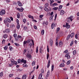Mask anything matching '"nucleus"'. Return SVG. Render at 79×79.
<instances>
[{"label": "nucleus", "mask_w": 79, "mask_h": 79, "mask_svg": "<svg viewBox=\"0 0 79 79\" xmlns=\"http://www.w3.org/2000/svg\"><path fill=\"white\" fill-rule=\"evenodd\" d=\"M18 63H26V60H24L23 59H22L21 60V59H19L18 60Z\"/></svg>", "instance_id": "obj_1"}, {"label": "nucleus", "mask_w": 79, "mask_h": 79, "mask_svg": "<svg viewBox=\"0 0 79 79\" xmlns=\"http://www.w3.org/2000/svg\"><path fill=\"white\" fill-rule=\"evenodd\" d=\"M5 14V10H2L0 12V15L2 16L3 15H4Z\"/></svg>", "instance_id": "obj_2"}, {"label": "nucleus", "mask_w": 79, "mask_h": 79, "mask_svg": "<svg viewBox=\"0 0 79 79\" xmlns=\"http://www.w3.org/2000/svg\"><path fill=\"white\" fill-rule=\"evenodd\" d=\"M53 44V40H52V39H50L49 40V45L50 46H52Z\"/></svg>", "instance_id": "obj_3"}, {"label": "nucleus", "mask_w": 79, "mask_h": 79, "mask_svg": "<svg viewBox=\"0 0 79 79\" xmlns=\"http://www.w3.org/2000/svg\"><path fill=\"white\" fill-rule=\"evenodd\" d=\"M43 49V46H41V47L40 48L39 51L40 53H42V52L43 53H44V51H43V49Z\"/></svg>", "instance_id": "obj_4"}, {"label": "nucleus", "mask_w": 79, "mask_h": 79, "mask_svg": "<svg viewBox=\"0 0 79 79\" xmlns=\"http://www.w3.org/2000/svg\"><path fill=\"white\" fill-rule=\"evenodd\" d=\"M64 66H65V65L63 63H62L61 64H60V68H63V67H64Z\"/></svg>", "instance_id": "obj_5"}, {"label": "nucleus", "mask_w": 79, "mask_h": 79, "mask_svg": "<svg viewBox=\"0 0 79 79\" xmlns=\"http://www.w3.org/2000/svg\"><path fill=\"white\" fill-rule=\"evenodd\" d=\"M59 47H62V46H63V42L60 41V42H59Z\"/></svg>", "instance_id": "obj_6"}, {"label": "nucleus", "mask_w": 79, "mask_h": 79, "mask_svg": "<svg viewBox=\"0 0 79 79\" xmlns=\"http://www.w3.org/2000/svg\"><path fill=\"white\" fill-rule=\"evenodd\" d=\"M65 26L67 29H69L70 27V25H69L68 23H66Z\"/></svg>", "instance_id": "obj_7"}, {"label": "nucleus", "mask_w": 79, "mask_h": 79, "mask_svg": "<svg viewBox=\"0 0 79 79\" xmlns=\"http://www.w3.org/2000/svg\"><path fill=\"white\" fill-rule=\"evenodd\" d=\"M42 73H40L38 79H44L42 78Z\"/></svg>", "instance_id": "obj_8"}, {"label": "nucleus", "mask_w": 79, "mask_h": 79, "mask_svg": "<svg viewBox=\"0 0 79 79\" xmlns=\"http://www.w3.org/2000/svg\"><path fill=\"white\" fill-rule=\"evenodd\" d=\"M64 14V11L63 10H61L60 11V15H63Z\"/></svg>", "instance_id": "obj_9"}, {"label": "nucleus", "mask_w": 79, "mask_h": 79, "mask_svg": "<svg viewBox=\"0 0 79 79\" xmlns=\"http://www.w3.org/2000/svg\"><path fill=\"white\" fill-rule=\"evenodd\" d=\"M13 36L14 37H15V39L16 40H17V34H16L15 33L14 34Z\"/></svg>", "instance_id": "obj_10"}, {"label": "nucleus", "mask_w": 79, "mask_h": 79, "mask_svg": "<svg viewBox=\"0 0 79 79\" xmlns=\"http://www.w3.org/2000/svg\"><path fill=\"white\" fill-rule=\"evenodd\" d=\"M55 27V23H52L51 25L52 29H53Z\"/></svg>", "instance_id": "obj_11"}, {"label": "nucleus", "mask_w": 79, "mask_h": 79, "mask_svg": "<svg viewBox=\"0 0 79 79\" xmlns=\"http://www.w3.org/2000/svg\"><path fill=\"white\" fill-rule=\"evenodd\" d=\"M18 5H19V6H22V4H21V2H20L19 1L18 2Z\"/></svg>", "instance_id": "obj_12"}, {"label": "nucleus", "mask_w": 79, "mask_h": 79, "mask_svg": "<svg viewBox=\"0 0 79 79\" xmlns=\"http://www.w3.org/2000/svg\"><path fill=\"white\" fill-rule=\"evenodd\" d=\"M70 36L71 37V38H73V37H74V33L73 32L71 34Z\"/></svg>", "instance_id": "obj_13"}, {"label": "nucleus", "mask_w": 79, "mask_h": 79, "mask_svg": "<svg viewBox=\"0 0 79 79\" xmlns=\"http://www.w3.org/2000/svg\"><path fill=\"white\" fill-rule=\"evenodd\" d=\"M65 57H67V58L68 59H70V58H71V57H70V56L68 55H67V54H66L65 55Z\"/></svg>", "instance_id": "obj_14"}, {"label": "nucleus", "mask_w": 79, "mask_h": 79, "mask_svg": "<svg viewBox=\"0 0 79 79\" xmlns=\"http://www.w3.org/2000/svg\"><path fill=\"white\" fill-rule=\"evenodd\" d=\"M73 18V16H71L70 17L68 18V19H70L71 21H73V19H72Z\"/></svg>", "instance_id": "obj_15"}, {"label": "nucleus", "mask_w": 79, "mask_h": 79, "mask_svg": "<svg viewBox=\"0 0 79 79\" xmlns=\"http://www.w3.org/2000/svg\"><path fill=\"white\" fill-rule=\"evenodd\" d=\"M17 18L19 19L20 18V14L19 13H17Z\"/></svg>", "instance_id": "obj_16"}, {"label": "nucleus", "mask_w": 79, "mask_h": 79, "mask_svg": "<svg viewBox=\"0 0 79 79\" xmlns=\"http://www.w3.org/2000/svg\"><path fill=\"white\" fill-rule=\"evenodd\" d=\"M15 60L14 59H13L11 60V63L12 64H15Z\"/></svg>", "instance_id": "obj_17"}, {"label": "nucleus", "mask_w": 79, "mask_h": 79, "mask_svg": "<svg viewBox=\"0 0 79 79\" xmlns=\"http://www.w3.org/2000/svg\"><path fill=\"white\" fill-rule=\"evenodd\" d=\"M71 37V35H69L67 37V40H68Z\"/></svg>", "instance_id": "obj_18"}, {"label": "nucleus", "mask_w": 79, "mask_h": 79, "mask_svg": "<svg viewBox=\"0 0 79 79\" xmlns=\"http://www.w3.org/2000/svg\"><path fill=\"white\" fill-rule=\"evenodd\" d=\"M31 55L30 54H27V58H31Z\"/></svg>", "instance_id": "obj_19"}, {"label": "nucleus", "mask_w": 79, "mask_h": 79, "mask_svg": "<svg viewBox=\"0 0 79 79\" xmlns=\"http://www.w3.org/2000/svg\"><path fill=\"white\" fill-rule=\"evenodd\" d=\"M26 77H27L26 75H24L23 76L22 79H26Z\"/></svg>", "instance_id": "obj_20"}, {"label": "nucleus", "mask_w": 79, "mask_h": 79, "mask_svg": "<svg viewBox=\"0 0 79 79\" xmlns=\"http://www.w3.org/2000/svg\"><path fill=\"white\" fill-rule=\"evenodd\" d=\"M7 37H8V35H7L6 34H4V39H6L7 38Z\"/></svg>", "instance_id": "obj_21"}, {"label": "nucleus", "mask_w": 79, "mask_h": 79, "mask_svg": "<svg viewBox=\"0 0 79 79\" xmlns=\"http://www.w3.org/2000/svg\"><path fill=\"white\" fill-rule=\"evenodd\" d=\"M4 49L5 50H6L8 48V45H6L4 47Z\"/></svg>", "instance_id": "obj_22"}, {"label": "nucleus", "mask_w": 79, "mask_h": 79, "mask_svg": "<svg viewBox=\"0 0 79 79\" xmlns=\"http://www.w3.org/2000/svg\"><path fill=\"white\" fill-rule=\"evenodd\" d=\"M41 34L42 35H44V30H41Z\"/></svg>", "instance_id": "obj_23"}, {"label": "nucleus", "mask_w": 79, "mask_h": 79, "mask_svg": "<svg viewBox=\"0 0 79 79\" xmlns=\"http://www.w3.org/2000/svg\"><path fill=\"white\" fill-rule=\"evenodd\" d=\"M44 9L46 11H48V9L47 8V7H45L44 8Z\"/></svg>", "instance_id": "obj_24"}, {"label": "nucleus", "mask_w": 79, "mask_h": 79, "mask_svg": "<svg viewBox=\"0 0 79 79\" xmlns=\"http://www.w3.org/2000/svg\"><path fill=\"white\" fill-rule=\"evenodd\" d=\"M35 61H33L32 64V66H34V65H35Z\"/></svg>", "instance_id": "obj_25"}, {"label": "nucleus", "mask_w": 79, "mask_h": 79, "mask_svg": "<svg viewBox=\"0 0 79 79\" xmlns=\"http://www.w3.org/2000/svg\"><path fill=\"white\" fill-rule=\"evenodd\" d=\"M17 28L18 29H19L20 28V25H19V24H18V25L17 26Z\"/></svg>", "instance_id": "obj_26"}, {"label": "nucleus", "mask_w": 79, "mask_h": 79, "mask_svg": "<svg viewBox=\"0 0 79 79\" xmlns=\"http://www.w3.org/2000/svg\"><path fill=\"white\" fill-rule=\"evenodd\" d=\"M23 10H24V9H23V8H22V9L20 8V9L19 10V11L20 12H23Z\"/></svg>", "instance_id": "obj_27"}, {"label": "nucleus", "mask_w": 79, "mask_h": 79, "mask_svg": "<svg viewBox=\"0 0 79 79\" xmlns=\"http://www.w3.org/2000/svg\"><path fill=\"white\" fill-rule=\"evenodd\" d=\"M3 75V72H2L0 73V77H2Z\"/></svg>", "instance_id": "obj_28"}, {"label": "nucleus", "mask_w": 79, "mask_h": 79, "mask_svg": "<svg viewBox=\"0 0 79 79\" xmlns=\"http://www.w3.org/2000/svg\"><path fill=\"white\" fill-rule=\"evenodd\" d=\"M22 38V36L21 35H18L17 36V39H21Z\"/></svg>", "instance_id": "obj_29"}, {"label": "nucleus", "mask_w": 79, "mask_h": 79, "mask_svg": "<svg viewBox=\"0 0 79 79\" xmlns=\"http://www.w3.org/2000/svg\"><path fill=\"white\" fill-rule=\"evenodd\" d=\"M58 7H55L53 8V10H58Z\"/></svg>", "instance_id": "obj_30"}, {"label": "nucleus", "mask_w": 79, "mask_h": 79, "mask_svg": "<svg viewBox=\"0 0 79 79\" xmlns=\"http://www.w3.org/2000/svg\"><path fill=\"white\" fill-rule=\"evenodd\" d=\"M9 49L10 51H12L13 50V47L11 46L9 47Z\"/></svg>", "instance_id": "obj_31"}, {"label": "nucleus", "mask_w": 79, "mask_h": 79, "mask_svg": "<svg viewBox=\"0 0 79 79\" xmlns=\"http://www.w3.org/2000/svg\"><path fill=\"white\" fill-rule=\"evenodd\" d=\"M48 3H46L44 5V6L45 8H47V7L48 6Z\"/></svg>", "instance_id": "obj_32"}, {"label": "nucleus", "mask_w": 79, "mask_h": 79, "mask_svg": "<svg viewBox=\"0 0 79 79\" xmlns=\"http://www.w3.org/2000/svg\"><path fill=\"white\" fill-rule=\"evenodd\" d=\"M27 43V41H24L23 42V46H24V45H25V44H26Z\"/></svg>", "instance_id": "obj_33"}, {"label": "nucleus", "mask_w": 79, "mask_h": 79, "mask_svg": "<svg viewBox=\"0 0 79 79\" xmlns=\"http://www.w3.org/2000/svg\"><path fill=\"white\" fill-rule=\"evenodd\" d=\"M23 65V67H27V64H24Z\"/></svg>", "instance_id": "obj_34"}, {"label": "nucleus", "mask_w": 79, "mask_h": 79, "mask_svg": "<svg viewBox=\"0 0 79 79\" xmlns=\"http://www.w3.org/2000/svg\"><path fill=\"white\" fill-rule=\"evenodd\" d=\"M24 30H26L27 29V27L26 26H24L23 28Z\"/></svg>", "instance_id": "obj_35"}, {"label": "nucleus", "mask_w": 79, "mask_h": 79, "mask_svg": "<svg viewBox=\"0 0 79 79\" xmlns=\"http://www.w3.org/2000/svg\"><path fill=\"white\" fill-rule=\"evenodd\" d=\"M6 32L8 33L10 32V30L8 29H6Z\"/></svg>", "instance_id": "obj_36"}, {"label": "nucleus", "mask_w": 79, "mask_h": 79, "mask_svg": "<svg viewBox=\"0 0 79 79\" xmlns=\"http://www.w3.org/2000/svg\"><path fill=\"white\" fill-rule=\"evenodd\" d=\"M70 63H71V61L70 60H69L67 62V64H70Z\"/></svg>", "instance_id": "obj_37"}, {"label": "nucleus", "mask_w": 79, "mask_h": 79, "mask_svg": "<svg viewBox=\"0 0 79 79\" xmlns=\"http://www.w3.org/2000/svg\"><path fill=\"white\" fill-rule=\"evenodd\" d=\"M15 45L17 47H19V44L16 43H15Z\"/></svg>", "instance_id": "obj_38"}, {"label": "nucleus", "mask_w": 79, "mask_h": 79, "mask_svg": "<svg viewBox=\"0 0 79 79\" xmlns=\"http://www.w3.org/2000/svg\"><path fill=\"white\" fill-rule=\"evenodd\" d=\"M49 54H47V60H48V58H49Z\"/></svg>", "instance_id": "obj_39"}, {"label": "nucleus", "mask_w": 79, "mask_h": 79, "mask_svg": "<svg viewBox=\"0 0 79 79\" xmlns=\"http://www.w3.org/2000/svg\"><path fill=\"white\" fill-rule=\"evenodd\" d=\"M7 21L9 23L11 22V20H10V19H9V18H7Z\"/></svg>", "instance_id": "obj_40"}, {"label": "nucleus", "mask_w": 79, "mask_h": 79, "mask_svg": "<svg viewBox=\"0 0 79 79\" xmlns=\"http://www.w3.org/2000/svg\"><path fill=\"white\" fill-rule=\"evenodd\" d=\"M9 76L10 77H12L13 76V74H9Z\"/></svg>", "instance_id": "obj_41"}, {"label": "nucleus", "mask_w": 79, "mask_h": 79, "mask_svg": "<svg viewBox=\"0 0 79 79\" xmlns=\"http://www.w3.org/2000/svg\"><path fill=\"white\" fill-rule=\"evenodd\" d=\"M54 69V65H52V71H53Z\"/></svg>", "instance_id": "obj_42"}, {"label": "nucleus", "mask_w": 79, "mask_h": 79, "mask_svg": "<svg viewBox=\"0 0 79 79\" xmlns=\"http://www.w3.org/2000/svg\"><path fill=\"white\" fill-rule=\"evenodd\" d=\"M73 55H75L76 53V51L74 50L73 52Z\"/></svg>", "instance_id": "obj_43"}, {"label": "nucleus", "mask_w": 79, "mask_h": 79, "mask_svg": "<svg viewBox=\"0 0 79 79\" xmlns=\"http://www.w3.org/2000/svg\"><path fill=\"white\" fill-rule=\"evenodd\" d=\"M60 27H58L57 28L56 31L57 32H58V31H60Z\"/></svg>", "instance_id": "obj_44"}, {"label": "nucleus", "mask_w": 79, "mask_h": 79, "mask_svg": "<svg viewBox=\"0 0 79 79\" xmlns=\"http://www.w3.org/2000/svg\"><path fill=\"white\" fill-rule=\"evenodd\" d=\"M62 7H63V6L62 5H60L59 7V9H61Z\"/></svg>", "instance_id": "obj_45"}, {"label": "nucleus", "mask_w": 79, "mask_h": 79, "mask_svg": "<svg viewBox=\"0 0 79 79\" xmlns=\"http://www.w3.org/2000/svg\"><path fill=\"white\" fill-rule=\"evenodd\" d=\"M41 71L42 73H44V70L43 69H42L41 70Z\"/></svg>", "instance_id": "obj_46"}, {"label": "nucleus", "mask_w": 79, "mask_h": 79, "mask_svg": "<svg viewBox=\"0 0 79 79\" xmlns=\"http://www.w3.org/2000/svg\"><path fill=\"white\" fill-rule=\"evenodd\" d=\"M36 52L37 53H38V46L36 48Z\"/></svg>", "instance_id": "obj_47"}, {"label": "nucleus", "mask_w": 79, "mask_h": 79, "mask_svg": "<svg viewBox=\"0 0 79 79\" xmlns=\"http://www.w3.org/2000/svg\"><path fill=\"white\" fill-rule=\"evenodd\" d=\"M23 21L24 23H25L26 22V19H23Z\"/></svg>", "instance_id": "obj_48"}, {"label": "nucleus", "mask_w": 79, "mask_h": 79, "mask_svg": "<svg viewBox=\"0 0 79 79\" xmlns=\"http://www.w3.org/2000/svg\"><path fill=\"white\" fill-rule=\"evenodd\" d=\"M73 41H72L70 43V46H72L73 44Z\"/></svg>", "instance_id": "obj_49"}, {"label": "nucleus", "mask_w": 79, "mask_h": 79, "mask_svg": "<svg viewBox=\"0 0 79 79\" xmlns=\"http://www.w3.org/2000/svg\"><path fill=\"white\" fill-rule=\"evenodd\" d=\"M53 5H54V6H56L57 5H58V4L56 3H54L53 4Z\"/></svg>", "instance_id": "obj_50"}, {"label": "nucleus", "mask_w": 79, "mask_h": 79, "mask_svg": "<svg viewBox=\"0 0 79 79\" xmlns=\"http://www.w3.org/2000/svg\"><path fill=\"white\" fill-rule=\"evenodd\" d=\"M56 45L57 46V47L58 46V42H56Z\"/></svg>", "instance_id": "obj_51"}, {"label": "nucleus", "mask_w": 79, "mask_h": 79, "mask_svg": "<svg viewBox=\"0 0 79 79\" xmlns=\"http://www.w3.org/2000/svg\"><path fill=\"white\" fill-rule=\"evenodd\" d=\"M34 27L35 29H37V26H35Z\"/></svg>", "instance_id": "obj_52"}, {"label": "nucleus", "mask_w": 79, "mask_h": 79, "mask_svg": "<svg viewBox=\"0 0 79 79\" xmlns=\"http://www.w3.org/2000/svg\"><path fill=\"white\" fill-rule=\"evenodd\" d=\"M43 16H44V15H41L40 16V18H42V17H43Z\"/></svg>", "instance_id": "obj_53"}, {"label": "nucleus", "mask_w": 79, "mask_h": 79, "mask_svg": "<svg viewBox=\"0 0 79 79\" xmlns=\"http://www.w3.org/2000/svg\"><path fill=\"white\" fill-rule=\"evenodd\" d=\"M47 52H49V48H48V46H47Z\"/></svg>", "instance_id": "obj_54"}, {"label": "nucleus", "mask_w": 79, "mask_h": 79, "mask_svg": "<svg viewBox=\"0 0 79 79\" xmlns=\"http://www.w3.org/2000/svg\"><path fill=\"white\" fill-rule=\"evenodd\" d=\"M27 43H29V42H31V40H27Z\"/></svg>", "instance_id": "obj_55"}, {"label": "nucleus", "mask_w": 79, "mask_h": 79, "mask_svg": "<svg viewBox=\"0 0 79 79\" xmlns=\"http://www.w3.org/2000/svg\"><path fill=\"white\" fill-rule=\"evenodd\" d=\"M5 40H3L2 41V44H4V43H5Z\"/></svg>", "instance_id": "obj_56"}, {"label": "nucleus", "mask_w": 79, "mask_h": 79, "mask_svg": "<svg viewBox=\"0 0 79 79\" xmlns=\"http://www.w3.org/2000/svg\"><path fill=\"white\" fill-rule=\"evenodd\" d=\"M16 21L17 23V24H19V20L18 19H17L16 20Z\"/></svg>", "instance_id": "obj_57"}, {"label": "nucleus", "mask_w": 79, "mask_h": 79, "mask_svg": "<svg viewBox=\"0 0 79 79\" xmlns=\"http://www.w3.org/2000/svg\"><path fill=\"white\" fill-rule=\"evenodd\" d=\"M75 38L77 39H78V37H77V34L75 35Z\"/></svg>", "instance_id": "obj_58"}, {"label": "nucleus", "mask_w": 79, "mask_h": 79, "mask_svg": "<svg viewBox=\"0 0 79 79\" xmlns=\"http://www.w3.org/2000/svg\"><path fill=\"white\" fill-rule=\"evenodd\" d=\"M49 19L50 20H51V21H52V20H53V18L51 17H50Z\"/></svg>", "instance_id": "obj_59"}, {"label": "nucleus", "mask_w": 79, "mask_h": 79, "mask_svg": "<svg viewBox=\"0 0 79 79\" xmlns=\"http://www.w3.org/2000/svg\"><path fill=\"white\" fill-rule=\"evenodd\" d=\"M67 52H68V50H66L64 52V53H66Z\"/></svg>", "instance_id": "obj_60"}, {"label": "nucleus", "mask_w": 79, "mask_h": 79, "mask_svg": "<svg viewBox=\"0 0 79 79\" xmlns=\"http://www.w3.org/2000/svg\"><path fill=\"white\" fill-rule=\"evenodd\" d=\"M10 18L11 21H13V17H10Z\"/></svg>", "instance_id": "obj_61"}, {"label": "nucleus", "mask_w": 79, "mask_h": 79, "mask_svg": "<svg viewBox=\"0 0 79 79\" xmlns=\"http://www.w3.org/2000/svg\"><path fill=\"white\" fill-rule=\"evenodd\" d=\"M13 5H17V3L15 2H14L13 3Z\"/></svg>", "instance_id": "obj_62"}, {"label": "nucleus", "mask_w": 79, "mask_h": 79, "mask_svg": "<svg viewBox=\"0 0 79 79\" xmlns=\"http://www.w3.org/2000/svg\"><path fill=\"white\" fill-rule=\"evenodd\" d=\"M26 52V49H24V51H23V52L24 53H25Z\"/></svg>", "instance_id": "obj_63"}, {"label": "nucleus", "mask_w": 79, "mask_h": 79, "mask_svg": "<svg viewBox=\"0 0 79 79\" xmlns=\"http://www.w3.org/2000/svg\"><path fill=\"white\" fill-rule=\"evenodd\" d=\"M17 63H18L16 61H15V65H17Z\"/></svg>", "instance_id": "obj_64"}]
</instances>
